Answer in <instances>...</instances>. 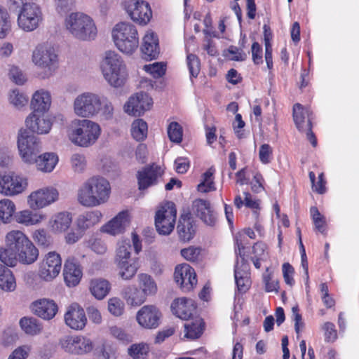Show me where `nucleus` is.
I'll return each mask as SVG.
<instances>
[{"instance_id": "obj_12", "label": "nucleus", "mask_w": 359, "mask_h": 359, "mask_svg": "<svg viewBox=\"0 0 359 359\" xmlns=\"http://www.w3.org/2000/svg\"><path fill=\"white\" fill-rule=\"evenodd\" d=\"M62 349L69 354L83 355L90 353L95 347L93 341L83 335H67L60 340Z\"/></svg>"}, {"instance_id": "obj_21", "label": "nucleus", "mask_w": 359, "mask_h": 359, "mask_svg": "<svg viewBox=\"0 0 359 359\" xmlns=\"http://www.w3.org/2000/svg\"><path fill=\"white\" fill-rule=\"evenodd\" d=\"M26 126L31 132L39 134H48L52 128L50 117L45 113L32 112L25 120Z\"/></svg>"}, {"instance_id": "obj_35", "label": "nucleus", "mask_w": 359, "mask_h": 359, "mask_svg": "<svg viewBox=\"0 0 359 359\" xmlns=\"http://www.w3.org/2000/svg\"><path fill=\"white\" fill-rule=\"evenodd\" d=\"M128 305L139 306L146 302L147 296L135 285H128L122 292Z\"/></svg>"}, {"instance_id": "obj_24", "label": "nucleus", "mask_w": 359, "mask_h": 359, "mask_svg": "<svg viewBox=\"0 0 359 359\" xmlns=\"http://www.w3.org/2000/svg\"><path fill=\"white\" fill-rule=\"evenodd\" d=\"M63 276L67 287H75L81 281L83 271L81 265L73 257H69L65 262Z\"/></svg>"}, {"instance_id": "obj_61", "label": "nucleus", "mask_w": 359, "mask_h": 359, "mask_svg": "<svg viewBox=\"0 0 359 359\" xmlns=\"http://www.w3.org/2000/svg\"><path fill=\"white\" fill-rule=\"evenodd\" d=\"M31 351V346L22 345L15 348L8 355V359H27Z\"/></svg>"}, {"instance_id": "obj_62", "label": "nucleus", "mask_w": 359, "mask_h": 359, "mask_svg": "<svg viewBox=\"0 0 359 359\" xmlns=\"http://www.w3.org/2000/svg\"><path fill=\"white\" fill-rule=\"evenodd\" d=\"M201 253V249L196 247H189L181 250L182 256L187 260L195 262L198 259Z\"/></svg>"}, {"instance_id": "obj_55", "label": "nucleus", "mask_w": 359, "mask_h": 359, "mask_svg": "<svg viewBox=\"0 0 359 359\" xmlns=\"http://www.w3.org/2000/svg\"><path fill=\"white\" fill-rule=\"evenodd\" d=\"M110 335L122 343L128 344L132 341V336L127 333L122 327L117 325L109 327Z\"/></svg>"}, {"instance_id": "obj_48", "label": "nucleus", "mask_w": 359, "mask_h": 359, "mask_svg": "<svg viewBox=\"0 0 359 359\" xmlns=\"http://www.w3.org/2000/svg\"><path fill=\"white\" fill-rule=\"evenodd\" d=\"M131 135L137 141L140 142L146 139L148 133V126L142 119H136L131 124Z\"/></svg>"}, {"instance_id": "obj_3", "label": "nucleus", "mask_w": 359, "mask_h": 359, "mask_svg": "<svg viewBox=\"0 0 359 359\" xmlns=\"http://www.w3.org/2000/svg\"><path fill=\"white\" fill-rule=\"evenodd\" d=\"M101 133L100 125L90 118H75L67 128L68 140L74 145L83 148L94 145Z\"/></svg>"}, {"instance_id": "obj_50", "label": "nucleus", "mask_w": 359, "mask_h": 359, "mask_svg": "<svg viewBox=\"0 0 359 359\" xmlns=\"http://www.w3.org/2000/svg\"><path fill=\"white\" fill-rule=\"evenodd\" d=\"M149 346L145 343L134 344L128 349V354L133 359H143L149 353Z\"/></svg>"}, {"instance_id": "obj_44", "label": "nucleus", "mask_w": 359, "mask_h": 359, "mask_svg": "<svg viewBox=\"0 0 359 359\" xmlns=\"http://www.w3.org/2000/svg\"><path fill=\"white\" fill-rule=\"evenodd\" d=\"M8 100L13 108L21 110L27 105L29 98L25 93L15 88L8 92Z\"/></svg>"}, {"instance_id": "obj_7", "label": "nucleus", "mask_w": 359, "mask_h": 359, "mask_svg": "<svg viewBox=\"0 0 359 359\" xmlns=\"http://www.w3.org/2000/svg\"><path fill=\"white\" fill-rule=\"evenodd\" d=\"M44 21L42 8L34 2L23 3L17 18V25L25 32L39 29Z\"/></svg>"}, {"instance_id": "obj_18", "label": "nucleus", "mask_w": 359, "mask_h": 359, "mask_svg": "<svg viewBox=\"0 0 359 359\" xmlns=\"http://www.w3.org/2000/svg\"><path fill=\"white\" fill-rule=\"evenodd\" d=\"M174 278L184 292L191 291L197 284L195 270L187 264H180L175 267Z\"/></svg>"}, {"instance_id": "obj_22", "label": "nucleus", "mask_w": 359, "mask_h": 359, "mask_svg": "<svg viewBox=\"0 0 359 359\" xmlns=\"http://www.w3.org/2000/svg\"><path fill=\"white\" fill-rule=\"evenodd\" d=\"M65 324L72 330H82L87 323V318L83 309L76 303L67 308L64 316Z\"/></svg>"}, {"instance_id": "obj_39", "label": "nucleus", "mask_w": 359, "mask_h": 359, "mask_svg": "<svg viewBox=\"0 0 359 359\" xmlns=\"http://www.w3.org/2000/svg\"><path fill=\"white\" fill-rule=\"evenodd\" d=\"M177 231L181 240L188 241L193 238L194 229L189 214L181 215L177 225Z\"/></svg>"}, {"instance_id": "obj_63", "label": "nucleus", "mask_w": 359, "mask_h": 359, "mask_svg": "<svg viewBox=\"0 0 359 359\" xmlns=\"http://www.w3.org/2000/svg\"><path fill=\"white\" fill-rule=\"evenodd\" d=\"M273 149L268 144H262L259 151V157L261 162L264 164L270 163L272 157Z\"/></svg>"}, {"instance_id": "obj_64", "label": "nucleus", "mask_w": 359, "mask_h": 359, "mask_svg": "<svg viewBox=\"0 0 359 359\" xmlns=\"http://www.w3.org/2000/svg\"><path fill=\"white\" fill-rule=\"evenodd\" d=\"M84 233L76 226L75 229H72L65 236V241L67 244H74L82 238Z\"/></svg>"}, {"instance_id": "obj_19", "label": "nucleus", "mask_w": 359, "mask_h": 359, "mask_svg": "<svg viewBox=\"0 0 359 359\" xmlns=\"http://www.w3.org/2000/svg\"><path fill=\"white\" fill-rule=\"evenodd\" d=\"M153 105V100L148 94L138 93L131 96L124 105L126 113L133 116H140L145 111L149 110Z\"/></svg>"}, {"instance_id": "obj_53", "label": "nucleus", "mask_w": 359, "mask_h": 359, "mask_svg": "<svg viewBox=\"0 0 359 359\" xmlns=\"http://www.w3.org/2000/svg\"><path fill=\"white\" fill-rule=\"evenodd\" d=\"M168 135L171 142L180 143L183 136V130L180 124L175 121L171 122L168 126Z\"/></svg>"}, {"instance_id": "obj_23", "label": "nucleus", "mask_w": 359, "mask_h": 359, "mask_svg": "<svg viewBox=\"0 0 359 359\" xmlns=\"http://www.w3.org/2000/svg\"><path fill=\"white\" fill-rule=\"evenodd\" d=\"M130 222V217L128 211H121L104 224L101 227V231L111 236L122 234L129 226Z\"/></svg>"}, {"instance_id": "obj_31", "label": "nucleus", "mask_w": 359, "mask_h": 359, "mask_svg": "<svg viewBox=\"0 0 359 359\" xmlns=\"http://www.w3.org/2000/svg\"><path fill=\"white\" fill-rule=\"evenodd\" d=\"M39 255L38 248L34 245L30 240L21 247L19 250L14 253V257L16 259V265L18 262L29 265L34 263Z\"/></svg>"}, {"instance_id": "obj_6", "label": "nucleus", "mask_w": 359, "mask_h": 359, "mask_svg": "<svg viewBox=\"0 0 359 359\" xmlns=\"http://www.w3.org/2000/svg\"><path fill=\"white\" fill-rule=\"evenodd\" d=\"M111 36L116 48L125 54H133L139 46L137 30L129 22L116 24L112 29Z\"/></svg>"}, {"instance_id": "obj_29", "label": "nucleus", "mask_w": 359, "mask_h": 359, "mask_svg": "<svg viewBox=\"0 0 359 359\" xmlns=\"http://www.w3.org/2000/svg\"><path fill=\"white\" fill-rule=\"evenodd\" d=\"M51 103L50 93L45 89H39L33 93L30 101V107L33 112L46 113L50 109Z\"/></svg>"}, {"instance_id": "obj_43", "label": "nucleus", "mask_w": 359, "mask_h": 359, "mask_svg": "<svg viewBox=\"0 0 359 359\" xmlns=\"http://www.w3.org/2000/svg\"><path fill=\"white\" fill-rule=\"evenodd\" d=\"M184 337L195 339L201 337L204 330V322L199 317L195 318L191 323L184 324Z\"/></svg>"}, {"instance_id": "obj_9", "label": "nucleus", "mask_w": 359, "mask_h": 359, "mask_svg": "<svg viewBox=\"0 0 359 359\" xmlns=\"http://www.w3.org/2000/svg\"><path fill=\"white\" fill-rule=\"evenodd\" d=\"M29 241L28 236L22 231L12 230L8 232L5 236V248H0L1 262L7 266H15L14 253Z\"/></svg>"}, {"instance_id": "obj_2", "label": "nucleus", "mask_w": 359, "mask_h": 359, "mask_svg": "<svg viewBox=\"0 0 359 359\" xmlns=\"http://www.w3.org/2000/svg\"><path fill=\"white\" fill-rule=\"evenodd\" d=\"M111 194L109 181L100 175H94L85 180L76 193L77 202L83 207L92 208L107 203Z\"/></svg>"}, {"instance_id": "obj_17", "label": "nucleus", "mask_w": 359, "mask_h": 359, "mask_svg": "<svg viewBox=\"0 0 359 359\" xmlns=\"http://www.w3.org/2000/svg\"><path fill=\"white\" fill-rule=\"evenodd\" d=\"M161 312L154 305L142 306L136 314L138 324L146 329H156L161 323Z\"/></svg>"}, {"instance_id": "obj_52", "label": "nucleus", "mask_w": 359, "mask_h": 359, "mask_svg": "<svg viewBox=\"0 0 359 359\" xmlns=\"http://www.w3.org/2000/svg\"><path fill=\"white\" fill-rule=\"evenodd\" d=\"M107 310L114 316H121L124 313L125 304L121 299L111 297L108 299Z\"/></svg>"}, {"instance_id": "obj_34", "label": "nucleus", "mask_w": 359, "mask_h": 359, "mask_svg": "<svg viewBox=\"0 0 359 359\" xmlns=\"http://www.w3.org/2000/svg\"><path fill=\"white\" fill-rule=\"evenodd\" d=\"M15 221L20 224L29 226L40 224L46 219L45 214L25 210L17 212Z\"/></svg>"}, {"instance_id": "obj_60", "label": "nucleus", "mask_w": 359, "mask_h": 359, "mask_svg": "<svg viewBox=\"0 0 359 359\" xmlns=\"http://www.w3.org/2000/svg\"><path fill=\"white\" fill-rule=\"evenodd\" d=\"M187 61L191 76L196 77L200 72V62L198 57L194 54H189Z\"/></svg>"}, {"instance_id": "obj_37", "label": "nucleus", "mask_w": 359, "mask_h": 359, "mask_svg": "<svg viewBox=\"0 0 359 359\" xmlns=\"http://www.w3.org/2000/svg\"><path fill=\"white\" fill-rule=\"evenodd\" d=\"M17 287L15 278L11 269L0 264V289L6 292H12Z\"/></svg>"}, {"instance_id": "obj_33", "label": "nucleus", "mask_w": 359, "mask_h": 359, "mask_svg": "<svg viewBox=\"0 0 359 359\" xmlns=\"http://www.w3.org/2000/svg\"><path fill=\"white\" fill-rule=\"evenodd\" d=\"M58 161V156L54 152L40 153L33 161L32 165L34 164L39 172L50 173L55 169Z\"/></svg>"}, {"instance_id": "obj_4", "label": "nucleus", "mask_w": 359, "mask_h": 359, "mask_svg": "<svg viewBox=\"0 0 359 359\" xmlns=\"http://www.w3.org/2000/svg\"><path fill=\"white\" fill-rule=\"evenodd\" d=\"M102 74L106 81L114 88L123 86L128 79L126 65L117 53L107 51L100 64Z\"/></svg>"}, {"instance_id": "obj_25", "label": "nucleus", "mask_w": 359, "mask_h": 359, "mask_svg": "<svg viewBox=\"0 0 359 359\" xmlns=\"http://www.w3.org/2000/svg\"><path fill=\"white\" fill-rule=\"evenodd\" d=\"M72 220V214L68 211L56 212L49 219L48 226L53 234H62L70 228Z\"/></svg>"}, {"instance_id": "obj_11", "label": "nucleus", "mask_w": 359, "mask_h": 359, "mask_svg": "<svg viewBox=\"0 0 359 359\" xmlns=\"http://www.w3.org/2000/svg\"><path fill=\"white\" fill-rule=\"evenodd\" d=\"M62 262L60 255L56 251L45 254L38 264L39 278L45 282L53 281L61 271Z\"/></svg>"}, {"instance_id": "obj_49", "label": "nucleus", "mask_w": 359, "mask_h": 359, "mask_svg": "<svg viewBox=\"0 0 359 359\" xmlns=\"http://www.w3.org/2000/svg\"><path fill=\"white\" fill-rule=\"evenodd\" d=\"M15 211V203L7 198L0 201V220L4 223H9Z\"/></svg>"}, {"instance_id": "obj_40", "label": "nucleus", "mask_w": 359, "mask_h": 359, "mask_svg": "<svg viewBox=\"0 0 359 359\" xmlns=\"http://www.w3.org/2000/svg\"><path fill=\"white\" fill-rule=\"evenodd\" d=\"M110 288V283L105 279L95 278L90 282V293L99 300L104 299L108 294Z\"/></svg>"}, {"instance_id": "obj_32", "label": "nucleus", "mask_w": 359, "mask_h": 359, "mask_svg": "<svg viewBox=\"0 0 359 359\" xmlns=\"http://www.w3.org/2000/svg\"><path fill=\"white\" fill-rule=\"evenodd\" d=\"M144 57L147 60L156 59L159 54L158 39L155 33L149 30L142 39L141 48Z\"/></svg>"}, {"instance_id": "obj_56", "label": "nucleus", "mask_w": 359, "mask_h": 359, "mask_svg": "<svg viewBox=\"0 0 359 359\" xmlns=\"http://www.w3.org/2000/svg\"><path fill=\"white\" fill-rule=\"evenodd\" d=\"M71 165L74 172H83L86 168V159L83 154H74L71 157Z\"/></svg>"}, {"instance_id": "obj_41", "label": "nucleus", "mask_w": 359, "mask_h": 359, "mask_svg": "<svg viewBox=\"0 0 359 359\" xmlns=\"http://www.w3.org/2000/svg\"><path fill=\"white\" fill-rule=\"evenodd\" d=\"M311 113L308 109L304 108L300 104H295L293 107V118L294 123L299 130L306 127L308 120L311 123Z\"/></svg>"}, {"instance_id": "obj_59", "label": "nucleus", "mask_w": 359, "mask_h": 359, "mask_svg": "<svg viewBox=\"0 0 359 359\" xmlns=\"http://www.w3.org/2000/svg\"><path fill=\"white\" fill-rule=\"evenodd\" d=\"M33 238L39 245L43 248H48L52 244L51 237L46 233L44 229L35 231Z\"/></svg>"}, {"instance_id": "obj_27", "label": "nucleus", "mask_w": 359, "mask_h": 359, "mask_svg": "<svg viewBox=\"0 0 359 359\" xmlns=\"http://www.w3.org/2000/svg\"><path fill=\"white\" fill-rule=\"evenodd\" d=\"M196 308L194 302L191 299L186 297L175 299L171 304L172 313L184 320H187L193 316Z\"/></svg>"}, {"instance_id": "obj_13", "label": "nucleus", "mask_w": 359, "mask_h": 359, "mask_svg": "<svg viewBox=\"0 0 359 359\" xmlns=\"http://www.w3.org/2000/svg\"><path fill=\"white\" fill-rule=\"evenodd\" d=\"M177 217V210L174 203H164L156 213L155 225L157 231L161 235H169L174 229Z\"/></svg>"}, {"instance_id": "obj_42", "label": "nucleus", "mask_w": 359, "mask_h": 359, "mask_svg": "<svg viewBox=\"0 0 359 359\" xmlns=\"http://www.w3.org/2000/svg\"><path fill=\"white\" fill-rule=\"evenodd\" d=\"M132 247L129 239H123L117 243L116 250L115 263L136 260L137 258H131Z\"/></svg>"}, {"instance_id": "obj_15", "label": "nucleus", "mask_w": 359, "mask_h": 359, "mask_svg": "<svg viewBox=\"0 0 359 359\" xmlns=\"http://www.w3.org/2000/svg\"><path fill=\"white\" fill-rule=\"evenodd\" d=\"M59 191L53 187H44L32 191L27 196V204L32 210L50 206L59 199Z\"/></svg>"}, {"instance_id": "obj_20", "label": "nucleus", "mask_w": 359, "mask_h": 359, "mask_svg": "<svg viewBox=\"0 0 359 359\" xmlns=\"http://www.w3.org/2000/svg\"><path fill=\"white\" fill-rule=\"evenodd\" d=\"M164 173V170L156 164H152L143 168L138 171L137 177L139 189L140 190L147 189L158 183Z\"/></svg>"}, {"instance_id": "obj_10", "label": "nucleus", "mask_w": 359, "mask_h": 359, "mask_svg": "<svg viewBox=\"0 0 359 359\" xmlns=\"http://www.w3.org/2000/svg\"><path fill=\"white\" fill-rule=\"evenodd\" d=\"M32 62L38 68L44 69L46 74L50 76L57 67L58 56L51 45L40 43L32 53Z\"/></svg>"}, {"instance_id": "obj_16", "label": "nucleus", "mask_w": 359, "mask_h": 359, "mask_svg": "<svg viewBox=\"0 0 359 359\" xmlns=\"http://www.w3.org/2000/svg\"><path fill=\"white\" fill-rule=\"evenodd\" d=\"M125 8L131 20L140 25H147L152 17L149 4L143 0H128Z\"/></svg>"}, {"instance_id": "obj_28", "label": "nucleus", "mask_w": 359, "mask_h": 359, "mask_svg": "<svg viewBox=\"0 0 359 359\" xmlns=\"http://www.w3.org/2000/svg\"><path fill=\"white\" fill-rule=\"evenodd\" d=\"M193 212L207 225L213 226L217 222L216 214L209 201L196 199L193 202Z\"/></svg>"}, {"instance_id": "obj_54", "label": "nucleus", "mask_w": 359, "mask_h": 359, "mask_svg": "<svg viewBox=\"0 0 359 359\" xmlns=\"http://www.w3.org/2000/svg\"><path fill=\"white\" fill-rule=\"evenodd\" d=\"M143 69L155 79L163 76L166 70L165 65L163 62H154L144 65Z\"/></svg>"}, {"instance_id": "obj_36", "label": "nucleus", "mask_w": 359, "mask_h": 359, "mask_svg": "<svg viewBox=\"0 0 359 359\" xmlns=\"http://www.w3.org/2000/svg\"><path fill=\"white\" fill-rule=\"evenodd\" d=\"M118 276L123 280H132L140 269L139 259L116 263Z\"/></svg>"}, {"instance_id": "obj_45", "label": "nucleus", "mask_w": 359, "mask_h": 359, "mask_svg": "<svg viewBox=\"0 0 359 359\" xmlns=\"http://www.w3.org/2000/svg\"><path fill=\"white\" fill-rule=\"evenodd\" d=\"M138 288L147 297L154 294L157 285L154 280L147 273H140L137 276Z\"/></svg>"}, {"instance_id": "obj_26", "label": "nucleus", "mask_w": 359, "mask_h": 359, "mask_svg": "<svg viewBox=\"0 0 359 359\" xmlns=\"http://www.w3.org/2000/svg\"><path fill=\"white\" fill-rule=\"evenodd\" d=\"M31 309L36 316L46 320L53 319L58 310L53 300L46 298L34 301L31 305Z\"/></svg>"}, {"instance_id": "obj_47", "label": "nucleus", "mask_w": 359, "mask_h": 359, "mask_svg": "<svg viewBox=\"0 0 359 359\" xmlns=\"http://www.w3.org/2000/svg\"><path fill=\"white\" fill-rule=\"evenodd\" d=\"M20 325L22 330L29 335H36L42 330L41 324L34 318L24 317L21 318Z\"/></svg>"}, {"instance_id": "obj_5", "label": "nucleus", "mask_w": 359, "mask_h": 359, "mask_svg": "<svg viewBox=\"0 0 359 359\" xmlns=\"http://www.w3.org/2000/svg\"><path fill=\"white\" fill-rule=\"evenodd\" d=\"M65 26L68 32L80 41L95 39L97 29L93 19L82 12H73L65 19Z\"/></svg>"}, {"instance_id": "obj_51", "label": "nucleus", "mask_w": 359, "mask_h": 359, "mask_svg": "<svg viewBox=\"0 0 359 359\" xmlns=\"http://www.w3.org/2000/svg\"><path fill=\"white\" fill-rule=\"evenodd\" d=\"M214 170L212 168L208 170L202 176V182L198 185V190L206 193L215 189L212 180Z\"/></svg>"}, {"instance_id": "obj_30", "label": "nucleus", "mask_w": 359, "mask_h": 359, "mask_svg": "<svg viewBox=\"0 0 359 359\" xmlns=\"http://www.w3.org/2000/svg\"><path fill=\"white\" fill-rule=\"evenodd\" d=\"M102 213L98 210L86 211L76 219V226L85 232L98 224L102 219Z\"/></svg>"}, {"instance_id": "obj_46", "label": "nucleus", "mask_w": 359, "mask_h": 359, "mask_svg": "<svg viewBox=\"0 0 359 359\" xmlns=\"http://www.w3.org/2000/svg\"><path fill=\"white\" fill-rule=\"evenodd\" d=\"M12 31V21L7 9L0 5V39H6Z\"/></svg>"}, {"instance_id": "obj_14", "label": "nucleus", "mask_w": 359, "mask_h": 359, "mask_svg": "<svg viewBox=\"0 0 359 359\" xmlns=\"http://www.w3.org/2000/svg\"><path fill=\"white\" fill-rule=\"evenodd\" d=\"M27 177L10 172L0 174V194L6 196H15L23 193L27 188Z\"/></svg>"}, {"instance_id": "obj_57", "label": "nucleus", "mask_w": 359, "mask_h": 359, "mask_svg": "<svg viewBox=\"0 0 359 359\" xmlns=\"http://www.w3.org/2000/svg\"><path fill=\"white\" fill-rule=\"evenodd\" d=\"M310 212L316 229L321 233H324L325 230V220L324 217L320 213L316 207H311Z\"/></svg>"}, {"instance_id": "obj_58", "label": "nucleus", "mask_w": 359, "mask_h": 359, "mask_svg": "<svg viewBox=\"0 0 359 359\" xmlns=\"http://www.w3.org/2000/svg\"><path fill=\"white\" fill-rule=\"evenodd\" d=\"M99 353L102 359H117L118 357L116 347L107 343L100 347Z\"/></svg>"}, {"instance_id": "obj_38", "label": "nucleus", "mask_w": 359, "mask_h": 359, "mask_svg": "<svg viewBox=\"0 0 359 359\" xmlns=\"http://www.w3.org/2000/svg\"><path fill=\"white\" fill-rule=\"evenodd\" d=\"M240 269L238 262L235 266L234 276L238 290L241 292H245L250 287L251 281L248 273V266L243 263Z\"/></svg>"}, {"instance_id": "obj_1", "label": "nucleus", "mask_w": 359, "mask_h": 359, "mask_svg": "<svg viewBox=\"0 0 359 359\" xmlns=\"http://www.w3.org/2000/svg\"><path fill=\"white\" fill-rule=\"evenodd\" d=\"M74 114L81 118H91L100 116L102 120L114 118V108L111 101L97 93L90 91L77 95L73 100Z\"/></svg>"}, {"instance_id": "obj_8", "label": "nucleus", "mask_w": 359, "mask_h": 359, "mask_svg": "<svg viewBox=\"0 0 359 359\" xmlns=\"http://www.w3.org/2000/svg\"><path fill=\"white\" fill-rule=\"evenodd\" d=\"M18 149L23 163L32 165L33 161L42 151V143L39 138L21 129L18 135Z\"/></svg>"}]
</instances>
